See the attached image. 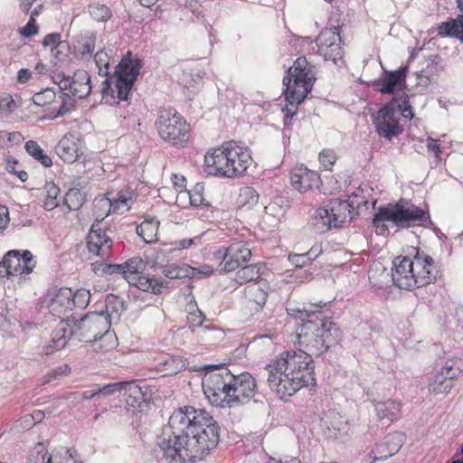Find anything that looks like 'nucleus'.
I'll use <instances>...</instances> for the list:
<instances>
[{"label": "nucleus", "mask_w": 463, "mask_h": 463, "mask_svg": "<svg viewBox=\"0 0 463 463\" xmlns=\"http://www.w3.org/2000/svg\"><path fill=\"white\" fill-rule=\"evenodd\" d=\"M98 226H99V223H97V224L93 223L91 225V228H90L88 235H94L95 237H98V239H99V241H107V240H111L106 234V232L103 231L102 229L99 228Z\"/></svg>", "instance_id": "nucleus-63"}, {"label": "nucleus", "mask_w": 463, "mask_h": 463, "mask_svg": "<svg viewBox=\"0 0 463 463\" xmlns=\"http://www.w3.org/2000/svg\"><path fill=\"white\" fill-rule=\"evenodd\" d=\"M426 222H430L429 212L404 199L381 206L373 218V227L381 233L388 231L389 224L398 229H407Z\"/></svg>", "instance_id": "nucleus-5"}, {"label": "nucleus", "mask_w": 463, "mask_h": 463, "mask_svg": "<svg viewBox=\"0 0 463 463\" xmlns=\"http://www.w3.org/2000/svg\"><path fill=\"white\" fill-rule=\"evenodd\" d=\"M159 227V222L155 218L145 220L137 226V234L142 238L146 243H151L156 240Z\"/></svg>", "instance_id": "nucleus-31"}, {"label": "nucleus", "mask_w": 463, "mask_h": 463, "mask_svg": "<svg viewBox=\"0 0 463 463\" xmlns=\"http://www.w3.org/2000/svg\"><path fill=\"white\" fill-rule=\"evenodd\" d=\"M124 279L128 281V276L137 277L146 269V262L140 257H134L122 263Z\"/></svg>", "instance_id": "nucleus-37"}, {"label": "nucleus", "mask_w": 463, "mask_h": 463, "mask_svg": "<svg viewBox=\"0 0 463 463\" xmlns=\"http://www.w3.org/2000/svg\"><path fill=\"white\" fill-rule=\"evenodd\" d=\"M46 198L43 203L44 209L47 211L53 210L58 206L57 196L60 189L54 184H47L45 185Z\"/></svg>", "instance_id": "nucleus-44"}, {"label": "nucleus", "mask_w": 463, "mask_h": 463, "mask_svg": "<svg viewBox=\"0 0 463 463\" xmlns=\"http://www.w3.org/2000/svg\"><path fill=\"white\" fill-rule=\"evenodd\" d=\"M85 202V194L78 188L70 189L64 197V203L70 211L79 210Z\"/></svg>", "instance_id": "nucleus-39"}, {"label": "nucleus", "mask_w": 463, "mask_h": 463, "mask_svg": "<svg viewBox=\"0 0 463 463\" xmlns=\"http://www.w3.org/2000/svg\"><path fill=\"white\" fill-rule=\"evenodd\" d=\"M250 257L251 251L248 246L242 241H237L224 250L215 251L213 259L220 261V265H222V269L225 272H230L247 262Z\"/></svg>", "instance_id": "nucleus-15"}, {"label": "nucleus", "mask_w": 463, "mask_h": 463, "mask_svg": "<svg viewBox=\"0 0 463 463\" xmlns=\"http://www.w3.org/2000/svg\"><path fill=\"white\" fill-rule=\"evenodd\" d=\"M26 152L43 166L50 167L52 165V158L41 148L36 141L29 140L25 143Z\"/></svg>", "instance_id": "nucleus-35"}, {"label": "nucleus", "mask_w": 463, "mask_h": 463, "mask_svg": "<svg viewBox=\"0 0 463 463\" xmlns=\"http://www.w3.org/2000/svg\"><path fill=\"white\" fill-rule=\"evenodd\" d=\"M185 367L184 362L180 357H167L156 365V370L163 375H174Z\"/></svg>", "instance_id": "nucleus-33"}, {"label": "nucleus", "mask_w": 463, "mask_h": 463, "mask_svg": "<svg viewBox=\"0 0 463 463\" xmlns=\"http://www.w3.org/2000/svg\"><path fill=\"white\" fill-rule=\"evenodd\" d=\"M90 299V290L85 288L78 289L73 292V298H71L73 302V307L85 308Z\"/></svg>", "instance_id": "nucleus-51"}, {"label": "nucleus", "mask_w": 463, "mask_h": 463, "mask_svg": "<svg viewBox=\"0 0 463 463\" xmlns=\"http://www.w3.org/2000/svg\"><path fill=\"white\" fill-rule=\"evenodd\" d=\"M405 442V435L402 432H392L386 435L382 442L377 446L376 453L373 459H384L396 454L403 443Z\"/></svg>", "instance_id": "nucleus-18"}, {"label": "nucleus", "mask_w": 463, "mask_h": 463, "mask_svg": "<svg viewBox=\"0 0 463 463\" xmlns=\"http://www.w3.org/2000/svg\"><path fill=\"white\" fill-rule=\"evenodd\" d=\"M392 279L400 288L412 290L429 285L436 279L433 259L429 255L423 257L418 252L414 259L399 256L393 261Z\"/></svg>", "instance_id": "nucleus-4"}, {"label": "nucleus", "mask_w": 463, "mask_h": 463, "mask_svg": "<svg viewBox=\"0 0 463 463\" xmlns=\"http://www.w3.org/2000/svg\"><path fill=\"white\" fill-rule=\"evenodd\" d=\"M72 298L73 292L71 288H60L50 304L51 310L59 317L65 315L67 311L73 308Z\"/></svg>", "instance_id": "nucleus-23"}, {"label": "nucleus", "mask_w": 463, "mask_h": 463, "mask_svg": "<svg viewBox=\"0 0 463 463\" xmlns=\"http://www.w3.org/2000/svg\"><path fill=\"white\" fill-rule=\"evenodd\" d=\"M56 91L52 88H46L33 94L32 99L37 106H46L52 104L56 99Z\"/></svg>", "instance_id": "nucleus-43"}, {"label": "nucleus", "mask_w": 463, "mask_h": 463, "mask_svg": "<svg viewBox=\"0 0 463 463\" xmlns=\"http://www.w3.org/2000/svg\"><path fill=\"white\" fill-rule=\"evenodd\" d=\"M395 99L399 107V116L402 114V117L406 119L411 120L414 117V113L412 111V107L409 102L408 96H402L400 98H393Z\"/></svg>", "instance_id": "nucleus-50"}, {"label": "nucleus", "mask_w": 463, "mask_h": 463, "mask_svg": "<svg viewBox=\"0 0 463 463\" xmlns=\"http://www.w3.org/2000/svg\"><path fill=\"white\" fill-rule=\"evenodd\" d=\"M203 187L197 184L194 188L193 192L190 193V202L191 204L199 206V205H209V203H205L204 198L203 197L202 191Z\"/></svg>", "instance_id": "nucleus-53"}, {"label": "nucleus", "mask_w": 463, "mask_h": 463, "mask_svg": "<svg viewBox=\"0 0 463 463\" xmlns=\"http://www.w3.org/2000/svg\"><path fill=\"white\" fill-rule=\"evenodd\" d=\"M110 327V321L105 316L103 311L99 313H90L77 320L73 328L71 330V335H76L80 341L92 343L104 330Z\"/></svg>", "instance_id": "nucleus-13"}, {"label": "nucleus", "mask_w": 463, "mask_h": 463, "mask_svg": "<svg viewBox=\"0 0 463 463\" xmlns=\"http://www.w3.org/2000/svg\"><path fill=\"white\" fill-rule=\"evenodd\" d=\"M319 160L321 164L325 165V167L332 165L335 161V152L330 149H324L319 154Z\"/></svg>", "instance_id": "nucleus-59"}, {"label": "nucleus", "mask_w": 463, "mask_h": 463, "mask_svg": "<svg viewBox=\"0 0 463 463\" xmlns=\"http://www.w3.org/2000/svg\"><path fill=\"white\" fill-rule=\"evenodd\" d=\"M290 181L296 190L300 193H307L319 186L320 176L315 171L300 167L291 174Z\"/></svg>", "instance_id": "nucleus-17"}, {"label": "nucleus", "mask_w": 463, "mask_h": 463, "mask_svg": "<svg viewBox=\"0 0 463 463\" xmlns=\"http://www.w3.org/2000/svg\"><path fill=\"white\" fill-rule=\"evenodd\" d=\"M96 37L92 33H86L79 41L78 50L82 57L91 55L95 49Z\"/></svg>", "instance_id": "nucleus-46"}, {"label": "nucleus", "mask_w": 463, "mask_h": 463, "mask_svg": "<svg viewBox=\"0 0 463 463\" xmlns=\"http://www.w3.org/2000/svg\"><path fill=\"white\" fill-rule=\"evenodd\" d=\"M314 81L313 67L306 57H298L283 79V83L286 86L284 91L286 100L292 105L294 103L300 104L311 91Z\"/></svg>", "instance_id": "nucleus-7"}, {"label": "nucleus", "mask_w": 463, "mask_h": 463, "mask_svg": "<svg viewBox=\"0 0 463 463\" xmlns=\"http://www.w3.org/2000/svg\"><path fill=\"white\" fill-rule=\"evenodd\" d=\"M204 368L208 370L202 381L205 396L213 405L225 408L223 397L228 392L232 372L222 364H209Z\"/></svg>", "instance_id": "nucleus-9"}, {"label": "nucleus", "mask_w": 463, "mask_h": 463, "mask_svg": "<svg viewBox=\"0 0 463 463\" xmlns=\"http://www.w3.org/2000/svg\"><path fill=\"white\" fill-rule=\"evenodd\" d=\"M288 260L297 268H302L311 261V258L309 257V252L293 255L290 254L288 256Z\"/></svg>", "instance_id": "nucleus-55"}, {"label": "nucleus", "mask_w": 463, "mask_h": 463, "mask_svg": "<svg viewBox=\"0 0 463 463\" xmlns=\"http://www.w3.org/2000/svg\"><path fill=\"white\" fill-rule=\"evenodd\" d=\"M324 431L328 438L336 439L347 430V422L338 412L329 411L322 420Z\"/></svg>", "instance_id": "nucleus-21"}, {"label": "nucleus", "mask_w": 463, "mask_h": 463, "mask_svg": "<svg viewBox=\"0 0 463 463\" xmlns=\"http://www.w3.org/2000/svg\"><path fill=\"white\" fill-rule=\"evenodd\" d=\"M80 395V392H71L63 394L61 398L69 402V406L74 407L77 404L82 402L81 399H78L76 396Z\"/></svg>", "instance_id": "nucleus-64"}, {"label": "nucleus", "mask_w": 463, "mask_h": 463, "mask_svg": "<svg viewBox=\"0 0 463 463\" xmlns=\"http://www.w3.org/2000/svg\"><path fill=\"white\" fill-rule=\"evenodd\" d=\"M438 33L441 36L455 37L463 43V14L441 23L438 27Z\"/></svg>", "instance_id": "nucleus-27"}, {"label": "nucleus", "mask_w": 463, "mask_h": 463, "mask_svg": "<svg viewBox=\"0 0 463 463\" xmlns=\"http://www.w3.org/2000/svg\"><path fill=\"white\" fill-rule=\"evenodd\" d=\"M89 12L90 16L98 22H107L112 16L109 7L99 3L90 5Z\"/></svg>", "instance_id": "nucleus-41"}, {"label": "nucleus", "mask_w": 463, "mask_h": 463, "mask_svg": "<svg viewBox=\"0 0 463 463\" xmlns=\"http://www.w3.org/2000/svg\"><path fill=\"white\" fill-rule=\"evenodd\" d=\"M219 426L205 410L184 406L175 410L157 437V445L169 461L203 459L219 443Z\"/></svg>", "instance_id": "nucleus-2"}, {"label": "nucleus", "mask_w": 463, "mask_h": 463, "mask_svg": "<svg viewBox=\"0 0 463 463\" xmlns=\"http://www.w3.org/2000/svg\"><path fill=\"white\" fill-rule=\"evenodd\" d=\"M310 305L298 310L301 324L298 345L304 350L281 353L267 365L268 384L280 399L292 396L302 387L317 384L312 356H318L338 344L341 332L335 324L319 309Z\"/></svg>", "instance_id": "nucleus-1"}, {"label": "nucleus", "mask_w": 463, "mask_h": 463, "mask_svg": "<svg viewBox=\"0 0 463 463\" xmlns=\"http://www.w3.org/2000/svg\"><path fill=\"white\" fill-rule=\"evenodd\" d=\"M355 203H351L340 198H333L323 203L316 211L315 227L319 232L331 230L333 228H340L345 222H350L354 219L353 212L350 211L352 205L355 206Z\"/></svg>", "instance_id": "nucleus-8"}, {"label": "nucleus", "mask_w": 463, "mask_h": 463, "mask_svg": "<svg viewBox=\"0 0 463 463\" xmlns=\"http://www.w3.org/2000/svg\"><path fill=\"white\" fill-rule=\"evenodd\" d=\"M239 202L242 206L251 208L259 202V194L250 186L242 187L239 194Z\"/></svg>", "instance_id": "nucleus-42"}, {"label": "nucleus", "mask_w": 463, "mask_h": 463, "mask_svg": "<svg viewBox=\"0 0 463 463\" xmlns=\"http://www.w3.org/2000/svg\"><path fill=\"white\" fill-rule=\"evenodd\" d=\"M316 43L318 53L326 61H332L336 64L338 60H342L344 52L341 47L342 39L338 26L323 29L317 37Z\"/></svg>", "instance_id": "nucleus-16"}, {"label": "nucleus", "mask_w": 463, "mask_h": 463, "mask_svg": "<svg viewBox=\"0 0 463 463\" xmlns=\"http://www.w3.org/2000/svg\"><path fill=\"white\" fill-rule=\"evenodd\" d=\"M122 388L126 403L132 407L134 411L139 409L143 402H146L147 386H142L138 384L137 381L132 380L124 382Z\"/></svg>", "instance_id": "nucleus-19"}, {"label": "nucleus", "mask_w": 463, "mask_h": 463, "mask_svg": "<svg viewBox=\"0 0 463 463\" xmlns=\"http://www.w3.org/2000/svg\"><path fill=\"white\" fill-rule=\"evenodd\" d=\"M124 382H117L114 383L106 384L101 388H98L99 396L106 397L113 394L117 391H122Z\"/></svg>", "instance_id": "nucleus-54"}, {"label": "nucleus", "mask_w": 463, "mask_h": 463, "mask_svg": "<svg viewBox=\"0 0 463 463\" xmlns=\"http://www.w3.org/2000/svg\"><path fill=\"white\" fill-rule=\"evenodd\" d=\"M9 213L7 207L0 205V235L9 223Z\"/></svg>", "instance_id": "nucleus-62"}, {"label": "nucleus", "mask_w": 463, "mask_h": 463, "mask_svg": "<svg viewBox=\"0 0 463 463\" xmlns=\"http://www.w3.org/2000/svg\"><path fill=\"white\" fill-rule=\"evenodd\" d=\"M67 331V328L64 326L58 327L52 331L51 341L43 347V352L45 354H52L55 351L61 350L66 346L67 341L69 339Z\"/></svg>", "instance_id": "nucleus-30"}, {"label": "nucleus", "mask_w": 463, "mask_h": 463, "mask_svg": "<svg viewBox=\"0 0 463 463\" xmlns=\"http://www.w3.org/2000/svg\"><path fill=\"white\" fill-rule=\"evenodd\" d=\"M260 277V268L257 265H247L237 271L235 279L240 284H245L250 281H255Z\"/></svg>", "instance_id": "nucleus-38"}, {"label": "nucleus", "mask_w": 463, "mask_h": 463, "mask_svg": "<svg viewBox=\"0 0 463 463\" xmlns=\"http://www.w3.org/2000/svg\"><path fill=\"white\" fill-rule=\"evenodd\" d=\"M256 380L248 372L239 374L232 373L228 392L223 397L225 407H236L248 403L256 393Z\"/></svg>", "instance_id": "nucleus-11"}, {"label": "nucleus", "mask_w": 463, "mask_h": 463, "mask_svg": "<svg viewBox=\"0 0 463 463\" xmlns=\"http://www.w3.org/2000/svg\"><path fill=\"white\" fill-rule=\"evenodd\" d=\"M106 310L103 312L109 318H119L120 315L126 310L125 302L119 297L109 295L106 298Z\"/></svg>", "instance_id": "nucleus-34"}, {"label": "nucleus", "mask_w": 463, "mask_h": 463, "mask_svg": "<svg viewBox=\"0 0 463 463\" xmlns=\"http://www.w3.org/2000/svg\"><path fill=\"white\" fill-rule=\"evenodd\" d=\"M398 107L396 100L392 99L377 111L373 120L377 134L388 140L400 136L403 131Z\"/></svg>", "instance_id": "nucleus-12"}, {"label": "nucleus", "mask_w": 463, "mask_h": 463, "mask_svg": "<svg viewBox=\"0 0 463 463\" xmlns=\"http://www.w3.org/2000/svg\"><path fill=\"white\" fill-rule=\"evenodd\" d=\"M406 68L388 72L379 82V90L382 93L391 94L395 90H401L405 85Z\"/></svg>", "instance_id": "nucleus-20"}, {"label": "nucleus", "mask_w": 463, "mask_h": 463, "mask_svg": "<svg viewBox=\"0 0 463 463\" xmlns=\"http://www.w3.org/2000/svg\"><path fill=\"white\" fill-rule=\"evenodd\" d=\"M156 125L159 136L174 146L183 145L190 137L189 126L174 109L160 110Z\"/></svg>", "instance_id": "nucleus-10"}, {"label": "nucleus", "mask_w": 463, "mask_h": 463, "mask_svg": "<svg viewBox=\"0 0 463 463\" xmlns=\"http://www.w3.org/2000/svg\"><path fill=\"white\" fill-rule=\"evenodd\" d=\"M128 284L136 287L142 291H150L154 294H161L165 287L162 279L148 278L137 275V277L128 276Z\"/></svg>", "instance_id": "nucleus-25"}, {"label": "nucleus", "mask_w": 463, "mask_h": 463, "mask_svg": "<svg viewBox=\"0 0 463 463\" xmlns=\"http://www.w3.org/2000/svg\"><path fill=\"white\" fill-rule=\"evenodd\" d=\"M17 162L15 160H7L5 169L12 174H14L22 182H25L28 178L27 172L16 169Z\"/></svg>", "instance_id": "nucleus-57"}, {"label": "nucleus", "mask_w": 463, "mask_h": 463, "mask_svg": "<svg viewBox=\"0 0 463 463\" xmlns=\"http://www.w3.org/2000/svg\"><path fill=\"white\" fill-rule=\"evenodd\" d=\"M250 163L249 149L231 140L206 153L203 168L210 175L236 178L245 173Z\"/></svg>", "instance_id": "nucleus-3"}, {"label": "nucleus", "mask_w": 463, "mask_h": 463, "mask_svg": "<svg viewBox=\"0 0 463 463\" xmlns=\"http://www.w3.org/2000/svg\"><path fill=\"white\" fill-rule=\"evenodd\" d=\"M135 81L126 78L116 77L115 87L118 93V98L120 100H127L128 95L133 88Z\"/></svg>", "instance_id": "nucleus-45"}, {"label": "nucleus", "mask_w": 463, "mask_h": 463, "mask_svg": "<svg viewBox=\"0 0 463 463\" xmlns=\"http://www.w3.org/2000/svg\"><path fill=\"white\" fill-rule=\"evenodd\" d=\"M36 261L29 250H12L7 251L0 262V276L11 277L30 274Z\"/></svg>", "instance_id": "nucleus-14"}, {"label": "nucleus", "mask_w": 463, "mask_h": 463, "mask_svg": "<svg viewBox=\"0 0 463 463\" xmlns=\"http://www.w3.org/2000/svg\"><path fill=\"white\" fill-rule=\"evenodd\" d=\"M461 373L459 367L455 366V363L453 361L446 362V364L441 368L439 373L444 374L447 380L453 383V380L456 379Z\"/></svg>", "instance_id": "nucleus-52"}, {"label": "nucleus", "mask_w": 463, "mask_h": 463, "mask_svg": "<svg viewBox=\"0 0 463 463\" xmlns=\"http://www.w3.org/2000/svg\"><path fill=\"white\" fill-rule=\"evenodd\" d=\"M363 194L364 191L358 188L354 193L348 196L347 200H345V202H348L349 203H351L352 201H354V203L356 202L355 206L352 205V208H350V211L353 212L354 217L359 214V210L362 206H364L366 209H368V201L364 199Z\"/></svg>", "instance_id": "nucleus-47"}, {"label": "nucleus", "mask_w": 463, "mask_h": 463, "mask_svg": "<svg viewBox=\"0 0 463 463\" xmlns=\"http://www.w3.org/2000/svg\"><path fill=\"white\" fill-rule=\"evenodd\" d=\"M91 269L99 277L120 275L124 278V268L122 264H112L105 260H97L91 263Z\"/></svg>", "instance_id": "nucleus-32"}, {"label": "nucleus", "mask_w": 463, "mask_h": 463, "mask_svg": "<svg viewBox=\"0 0 463 463\" xmlns=\"http://www.w3.org/2000/svg\"><path fill=\"white\" fill-rule=\"evenodd\" d=\"M427 148L430 152H433L435 154V157L438 161H440V153H441V146L439 144H438V140L434 139L432 137L427 138Z\"/></svg>", "instance_id": "nucleus-61"}, {"label": "nucleus", "mask_w": 463, "mask_h": 463, "mask_svg": "<svg viewBox=\"0 0 463 463\" xmlns=\"http://www.w3.org/2000/svg\"><path fill=\"white\" fill-rule=\"evenodd\" d=\"M19 33L24 37H31L32 35H34L38 33V27L35 24V18L33 16H30L29 21L27 24L19 29Z\"/></svg>", "instance_id": "nucleus-56"}, {"label": "nucleus", "mask_w": 463, "mask_h": 463, "mask_svg": "<svg viewBox=\"0 0 463 463\" xmlns=\"http://www.w3.org/2000/svg\"><path fill=\"white\" fill-rule=\"evenodd\" d=\"M429 387L433 393H448L452 389L453 383L447 380L444 374L438 373L430 383Z\"/></svg>", "instance_id": "nucleus-40"}, {"label": "nucleus", "mask_w": 463, "mask_h": 463, "mask_svg": "<svg viewBox=\"0 0 463 463\" xmlns=\"http://www.w3.org/2000/svg\"><path fill=\"white\" fill-rule=\"evenodd\" d=\"M56 154L64 162L74 163L81 154L79 145L70 137H63L55 147Z\"/></svg>", "instance_id": "nucleus-24"}, {"label": "nucleus", "mask_w": 463, "mask_h": 463, "mask_svg": "<svg viewBox=\"0 0 463 463\" xmlns=\"http://www.w3.org/2000/svg\"><path fill=\"white\" fill-rule=\"evenodd\" d=\"M64 41H61V34L58 33H52L47 34L43 40V45L44 47H54L59 43H63Z\"/></svg>", "instance_id": "nucleus-60"}, {"label": "nucleus", "mask_w": 463, "mask_h": 463, "mask_svg": "<svg viewBox=\"0 0 463 463\" xmlns=\"http://www.w3.org/2000/svg\"><path fill=\"white\" fill-rule=\"evenodd\" d=\"M191 310L188 312L187 315V323L189 328L194 332L195 328L201 327L203 326V323L204 321V315L203 312L198 308L191 307Z\"/></svg>", "instance_id": "nucleus-49"}, {"label": "nucleus", "mask_w": 463, "mask_h": 463, "mask_svg": "<svg viewBox=\"0 0 463 463\" xmlns=\"http://www.w3.org/2000/svg\"><path fill=\"white\" fill-rule=\"evenodd\" d=\"M250 296L246 297L247 306L256 312L260 310L267 301V294L259 288L249 290Z\"/></svg>", "instance_id": "nucleus-36"}, {"label": "nucleus", "mask_w": 463, "mask_h": 463, "mask_svg": "<svg viewBox=\"0 0 463 463\" xmlns=\"http://www.w3.org/2000/svg\"><path fill=\"white\" fill-rule=\"evenodd\" d=\"M68 51L69 44L67 43V42H63L52 48V55L57 61H61L65 56H67Z\"/></svg>", "instance_id": "nucleus-58"}, {"label": "nucleus", "mask_w": 463, "mask_h": 463, "mask_svg": "<svg viewBox=\"0 0 463 463\" xmlns=\"http://www.w3.org/2000/svg\"><path fill=\"white\" fill-rule=\"evenodd\" d=\"M48 458H51V461L52 462V456L45 451L43 444L39 443L30 452L28 463H46Z\"/></svg>", "instance_id": "nucleus-48"}, {"label": "nucleus", "mask_w": 463, "mask_h": 463, "mask_svg": "<svg viewBox=\"0 0 463 463\" xmlns=\"http://www.w3.org/2000/svg\"><path fill=\"white\" fill-rule=\"evenodd\" d=\"M141 68L142 61L140 59L126 55L117 66L115 76L136 81Z\"/></svg>", "instance_id": "nucleus-22"}, {"label": "nucleus", "mask_w": 463, "mask_h": 463, "mask_svg": "<svg viewBox=\"0 0 463 463\" xmlns=\"http://www.w3.org/2000/svg\"><path fill=\"white\" fill-rule=\"evenodd\" d=\"M91 346L96 352L108 353L118 346V338L116 334L110 329L104 330L94 341Z\"/></svg>", "instance_id": "nucleus-28"}, {"label": "nucleus", "mask_w": 463, "mask_h": 463, "mask_svg": "<svg viewBox=\"0 0 463 463\" xmlns=\"http://www.w3.org/2000/svg\"><path fill=\"white\" fill-rule=\"evenodd\" d=\"M402 404L393 400H387L384 402H378L374 405L377 417L380 420H386L387 421H393L397 420L401 413Z\"/></svg>", "instance_id": "nucleus-26"}, {"label": "nucleus", "mask_w": 463, "mask_h": 463, "mask_svg": "<svg viewBox=\"0 0 463 463\" xmlns=\"http://www.w3.org/2000/svg\"><path fill=\"white\" fill-rule=\"evenodd\" d=\"M90 76L85 70L76 71L72 77L62 76L56 80L60 107L53 118L63 117L76 109L77 100L87 98L91 92Z\"/></svg>", "instance_id": "nucleus-6"}, {"label": "nucleus", "mask_w": 463, "mask_h": 463, "mask_svg": "<svg viewBox=\"0 0 463 463\" xmlns=\"http://www.w3.org/2000/svg\"><path fill=\"white\" fill-rule=\"evenodd\" d=\"M112 240L99 241L98 237L94 235L87 236V248L90 252L99 256L102 259L109 258L111 254Z\"/></svg>", "instance_id": "nucleus-29"}]
</instances>
